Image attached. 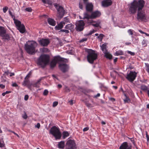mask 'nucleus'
Segmentation results:
<instances>
[{"mask_svg":"<svg viewBox=\"0 0 149 149\" xmlns=\"http://www.w3.org/2000/svg\"><path fill=\"white\" fill-rule=\"evenodd\" d=\"M49 61V57L46 54L41 55L38 61V64L41 66L42 68H44Z\"/></svg>","mask_w":149,"mask_h":149,"instance_id":"3","label":"nucleus"},{"mask_svg":"<svg viewBox=\"0 0 149 149\" xmlns=\"http://www.w3.org/2000/svg\"><path fill=\"white\" fill-rule=\"evenodd\" d=\"M128 32L130 35H132L133 34V32L131 29L129 30L128 31Z\"/></svg>","mask_w":149,"mask_h":149,"instance_id":"55","label":"nucleus"},{"mask_svg":"<svg viewBox=\"0 0 149 149\" xmlns=\"http://www.w3.org/2000/svg\"><path fill=\"white\" fill-rule=\"evenodd\" d=\"M38 42L41 46L46 47L49 44L50 41L48 39H42L39 40Z\"/></svg>","mask_w":149,"mask_h":149,"instance_id":"12","label":"nucleus"},{"mask_svg":"<svg viewBox=\"0 0 149 149\" xmlns=\"http://www.w3.org/2000/svg\"><path fill=\"white\" fill-rule=\"evenodd\" d=\"M58 104V102H53V107H55Z\"/></svg>","mask_w":149,"mask_h":149,"instance_id":"46","label":"nucleus"},{"mask_svg":"<svg viewBox=\"0 0 149 149\" xmlns=\"http://www.w3.org/2000/svg\"><path fill=\"white\" fill-rule=\"evenodd\" d=\"M6 32V30L3 26H0V36H1Z\"/></svg>","mask_w":149,"mask_h":149,"instance_id":"21","label":"nucleus"},{"mask_svg":"<svg viewBox=\"0 0 149 149\" xmlns=\"http://www.w3.org/2000/svg\"><path fill=\"white\" fill-rule=\"evenodd\" d=\"M125 102H128L129 101H130V100L127 97H126V98L124 100Z\"/></svg>","mask_w":149,"mask_h":149,"instance_id":"50","label":"nucleus"},{"mask_svg":"<svg viewBox=\"0 0 149 149\" xmlns=\"http://www.w3.org/2000/svg\"><path fill=\"white\" fill-rule=\"evenodd\" d=\"M109 100L112 101V102H114L116 100H115V99L113 98H112V97H111V98H109Z\"/></svg>","mask_w":149,"mask_h":149,"instance_id":"60","label":"nucleus"},{"mask_svg":"<svg viewBox=\"0 0 149 149\" xmlns=\"http://www.w3.org/2000/svg\"><path fill=\"white\" fill-rule=\"evenodd\" d=\"M92 25L94 26L98 27L99 26V23H96L95 24H93Z\"/></svg>","mask_w":149,"mask_h":149,"instance_id":"45","label":"nucleus"},{"mask_svg":"<svg viewBox=\"0 0 149 149\" xmlns=\"http://www.w3.org/2000/svg\"><path fill=\"white\" fill-rule=\"evenodd\" d=\"M31 72H30L27 75H26V77H25V79H26V78H28L31 75Z\"/></svg>","mask_w":149,"mask_h":149,"instance_id":"54","label":"nucleus"},{"mask_svg":"<svg viewBox=\"0 0 149 149\" xmlns=\"http://www.w3.org/2000/svg\"><path fill=\"white\" fill-rule=\"evenodd\" d=\"M59 32H64L65 34H68L69 33V31L68 30L65 29H61L59 31Z\"/></svg>","mask_w":149,"mask_h":149,"instance_id":"33","label":"nucleus"},{"mask_svg":"<svg viewBox=\"0 0 149 149\" xmlns=\"http://www.w3.org/2000/svg\"><path fill=\"white\" fill-rule=\"evenodd\" d=\"M96 31L94 30H93L92 31H91L87 35H91L92 34L95 32Z\"/></svg>","mask_w":149,"mask_h":149,"instance_id":"42","label":"nucleus"},{"mask_svg":"<svg viewBox=\"0 0 149 149\" xmlns=\"http://www.w3.org/2000/svg\"><path fill=\"white\" fill-rule=\"evenodd\" d=\"M137 73L135 71H130L126 77V79L129 81L132 82L136 79Z\"/></svg>","mask_w":149,"mask_h":149,"instance_id":"7","label":"nucleus"},{"mask_svg":"<svg viewBox=\"0 0 149 149\" xmlns=\"http://www.w3.org/2000/svg\"><path fill=\"white\" fill-rule=\"evenodd\" d=\"M41 50H40L41 51H42L43 52H46L49 51L48 49L47 48H43L42 49H41Z\"/></svg>","mask_w":149,"mask_h":149,"instance_id":"34","label":"nucleus"},{"mask_svg":"<svg viewBox=\"0 0 149 149\" xmlns=\"http://www.w3.org/2000/svg\"><path fill=\"white\" fill-rule=\"evenodd\" d=\"M63 23V22H61L59 24H58L55 27V29L56 30H61L64 25Z\"/></svg>","mask_w":149,"mask_h":149,"instance_id":"19","label":"nucleus"},{"mask_svg":"<svg viewBox=\"0 0 149 149\" xmlns=\"http://www.w3.org/2000/svg\"><path fill=\"white\" fill-rule=\"evenodd\" d=\"M85 4L86 6V10L87 11L91 12L93 11V6L91 3H87Z\"/></svg>","mask_w":149,"mask_h":149,"instance_id":"17","label":"nucleus"},{"mask_svg":"<svg viewBox=\"0 0 149 149\" xmlns=\"http://www.w3.org/2000/svg\"><path fill=\"white\" fill-rule=\"evenodd\" d=\"M54 6L57 10L58 17L60 18H62L63 17L65 12L63 7L56 3H54Z\"/></svg>","mask_w":149,"mask_h":149,"instance_id":"6","label":"nucleus"},{"mask_svg":"<svg viewBox=\"0 0 149 149\" xmlns=\"http://www.w3.org/2000/svg\"><path fill=\"white\" fill-rule=\"evenodd\" d=\"M86 104L88 107H92V105L90 103L88 102H86Z\"/></svg>","mask_w":149,"mask_h":149,"instance_id":"48","label":"nucleus"},{"mask_svg":"<svg viewBox=\"0 0 149 149\" xmlns=\"http://www.w3.org/2000/svg\"><path fill=\"white\" fill-rule=\"evenodd\" d=\"M63 61V58L60 56H56L51 62L50 64L51 68H53L56 66L57 62Z\"/></svg>","mask_w":149,"mask_h":149,"instance_id":"8","label":"nucleus"},{"mask_svg":"<svg viewBox=\"0 0 149 149\" xmlns=\"http://www.w3.org/2000/svg\"><path fill=\"white\" fill-rule=\"evenodd\" d=\"M91 19V15H89L87 13H86L84 14V17L83 19Z\"/></svg>","mask_w":149,"mask_h":149,"instance_id":"29","label":"nucleus"},{"mask_svg":"<svg viewBox=\"0 0 149 149\" xmlns=\"http://www.w3.org/2000/svg\"><path fill=\"white\" fill-rule=\"evenodd\" d=\"M146 137L147 139V141H148L149 140V136L148 134V133L147 132H146Z\"/></svg>","mask_w":149,"mask_h":149,"instance_id":"52","label":"nucleus"},{"mask_svg":"<svg viewBox=\"0 0 149 149\" xmlns=\"http://www.w3.org/2000/svg\"><path fill=\"white\" fill-rule=\"evenodd\" d=\"M38 43L35 41H28L25 44V49L29 54H33L36 52L35 49Z\"/></svg>","mask_w":149,"mask_h":149,"instance_id":"2","label":"nucleus"},{"mask_svg":"<svg viewBox=\"0 0 149 149\" xmlns=\"http://www.w3.org/2000/svg\"><path fill=\"white\" fill-rule=\"evenodd\" d=\"M139 32L141 33L142 34H147V33L145 32H144L143 31H141V30H139Z\"/></svg>","mask_w":149,"mask_h":149,"instance_id":"64","label":"nucleus"},{"mask_svg":"<svg viewBox=\"0 0 149 149\" xmlns=\"http://www.w3.org/2000/svg\"><path fill=\"white\" fill-rule=\"evenodd\" d=\"M10 72H9V71H7L5 72L4 74L7 75H8L9 74H10Z\"/></svg>","mask_w":149,"mask_h":149,"instance_id":"63","label":"nucleus"},{"mask_svg":"<svg viewBox=\"0 0 149 149\" xmlns=\"http://www.w3.org/2000/svg\"><path fill=\"white\" fill-rule=\"evenodd\" d=\"M141 90L144 91H148V87L144 85H142L141 86Z\"/></svg>","mask_w":149,"mask_h":149,"instance_id":"31","label":"nucleus"},{"mask_svg":"<svg viewBox=\"0 0 149 149\" xmlns=\"http://www.w3.org/2000/svg\"><path fill=\"white\" fill-rule=\"evenodd\" d=\"M127 52L128 54H131L132 56H134L135 55L134 53L130 51H128Z\"/></svg>","mask_w":149,"mask_h":149,"instance_id":"51","label":"nucleus"},{"mask_svg":"<svg viewBox=\"0 0 149 149\" xmlns=\"http://www.w3.org/2000/svg\"><path fill=\"white\" fill-rule=\"evenodd\" d=\"M5 87V86L4 85H3L2 84H0V88H1L3 89Z\"/></svg>","mask_w":149,"mask_h":149,"instance_id":"62","label":"nucleus"},{"mask_svg":"<svg viewBox=\"0 0 149 149\" xmlns=\"http://www.w3.org/2000/svg\"><path fill=\"white\" fill-rule=\"evenodd\" d=\"M25 10L26 11L29 12H31L32 11V9L31 7L26 8Z\"/></svg>","mask_w":149,"mask_h":149,"instance_id":"41","label":"nucleus"},{"mask_svg":"<svg viewBox=\"0 0 149 149\" xmlns=\"http://www.w3.org/2000/svg\"><path fill=\"white\" fill-rule=\"evenodd\" d=\"M48 91L47 90L45 89L44 91L43 94L44 95H47L48 94Z\"/></svg>","mask_w":149,"mask_h":149,"instance_id":"38","label":"nucleus"},{"mask_svg":"<svg viewBox=\"0 0 149 149\" xmlns=\"http://www.w3.org/2000/svg\"><path fill=\"white\" fill-rule=\"evenodd\" d=\"M129 139L131 141V142L132 143L134 144H135V142H134V140L132 138H129Z\"/></svg>","mask_w":149,"mask_h":149,"instance_id":"58","label":"nucleus"},{"mask_svg":"<svg viewBox=\"0 0 149 149\" xmlns=\"http://www.w3.org/2000/svg\"><path fill=\"white\" fill-rule=\"evenodd\" d=\"M58 148H59L63 149L64 148L65 144L63 141H61L58 144Z\"/></svg>","mask_w":149,"mask_h":149,"instance_id":"25","label":"nucleus"},{"mask_svg":"<svg viewBox=\"0 0 149 149\" xmlns=\"http://www.w3.org/2000/svg\"><path fill=\"white\" fill-rule=\"evenodd\" d=\"M9 14L10 15V16H11L12 17L13 19V18H15V15L13 14L11 11H9Z\"/></svg>","mask_w":149,"mask_h":149,"instance_id":"44","label":"nucleus"},{"mask_svg":"<svg viewBox=\"0 0 149 149\" xmlns=\"http://www.w3.org/2000/svg\"><path fill=\"white\" fill-rule=\"evenodd\" d=\"M41 79H39L36 82V83L33 84V86L36 87V88H38L40 86V82L41 81Z\"/></svg>","mask_w":149,"mask_h":149,"instance_id":"28","label":"nucleus"},{"mask_svg":"<svg viewBox=\"0 0 149 149\" xmlns=\"http://www.w3.org/2000/svg\"><path fill=\"white\" fill-rule=\"evenodd\" d=\"M12 86L13 87H18V85L15 83H13L12 84Z\"/></svg>","mask_w":149,"mask_h":149,"instance_id":"57","label":"nucleus"},{"mask_svg":"<svg viewBox=\"0 0 149 149\" xmlns=\"http://www.w3.org/2000/svg\"><path fill=\"white\" fill-rule=\"evenodd\" d=\"M59 67L61 70L63 72H67L69 69V66L64 63H60L59 64Z\"/></svg>","mask_w":149,"mask_h":149,"instance_id":"11","label":"nucleus"},{"mask_svg":"<svg viewBox=\"0 0 149 149\" xmlns=\"http://www.w3.org/2000/svg\"><path fill=\"white\" fill-rule=\"evenodd\" d=\"M2 40H14V38L11 35L6 33L1 36Z\"/></svg>","mask_w":149,"mask_h":149,"instance_id":"14","label":"nucleus"},{"mask_svg":"<svg viewBox=\"0 0 149 149\" xmlns=\"http://www.w3.org/2000/svg\"><path fill=\"white\" fill-rule=\"evenodd\" d=\"M104 36V35L102 34H100L97 37V38L99 39L101 41H102L103 38Z\"/></svg>","mask_w":149,"mask_h":149,"instance_id":"32","label":"nucleus"},{"mask_svg":"<svg viewBox=\"0 0 149 149\" xmlns=\"http://www.w3.org/2000/svg\"><path fill=\"white\" fill-rule=\"evenodd\" d=\"M74 28V25L72 24H68L65 26V28L68 30H71L73 29Z\"/></svg>","mask_w":149,"mask_h":149,"instance_id":"24","label":"nucleus"},{"mask_svg":"<svg viewBox=\"0 0 149 149\" xmlns=\"http://www.w3.org/2000/svg\"><path fill=\"white\" fill-rule=\"evenodd\" d=\"M114 73H117V72L116 71H115V70L113 71V73H111V77H112L114 78H115V77L113 76Z\"/></svg>","mask_w":149,"mask_h":149,"instance_id":"43","label":"nucleus"},{"mask_svg":"<svg viewBox=\"0 0 149 149\" xmlns=\"http://www.w3.org/2000/svg\"><path fill=\"white\" fill-rule=\"evenodd\" d=\"M28 98H29V96L28 95H25V96H24V100H26V101L27 100H28Z\"/></svg>","mask_w":149,"mask_h":149,"instance_id":"56","label":"nucleus"},{"mask_svg":"<svg viewBox=\"0 0 149 149\" xmlns=\"http://www.w3.org/2000/svg\"><path fill=\"white\" fill-rule=\"evenodd\" d=\"M101 15V13L98 11H96L92 13L91 19H94L100 17Z\"/></svg>","mask_w":149,"mask_h":149,"instance_id":"16","label":"nucleus"},{"mask_svg":"<svg viewBox=\"0 0 149 149\" xmlns=\"http://www.w3.org/2000/svg\"><path fill=\"white\" fill-rule=\"evenodd\" d=\"M28 82V80H24L22 84V85L24 86H26L27 85Z\"/></svg>","mask_w":149,"mask_h":149,"instance_id":"36","label":"nucleus"},{"mask_svg":"<svg viewBox=\"0 0 149 149\" xmlns=\"http://www.w3.org/2000/svg\"><path fill=\"white\" fill-rule=\"evenodd\" d=\"M13 20L17 28L22 24L21 22L15 19V18H13Z\"/></svg>","mask_w":149,"mask_h":149,"instance_id":"23","label":"nucleus"},{"mask_svg":"<svg viewBox=\"0 0 149 149\" xmlns=\"http://www.w3.org/2000/svg\"><path fill=\"white\" fill-rule=\"evenodd\" d=\"M22 117L24 119H26L27 118V116L26 112H24V114L22 116Z\"/></svg>","mask_w":149,"mask_h":149,"instance_id":"49","label":"nucleus"},{"mask_svg":"<svg viewBox=\"0 0 149 149\" xmlns=\"http://www.w3.org/2000/svg\"><path fill=\"white\" fill-rule=\"evenodd\" d=\"M112 4L111 0H103L101 2V5L103 7H107L111 6Z\"/></svg>","mask_w":149,"mask_h":149,"instance_id":"13","label":"nucleus"},{"mask_svg":"<svg viewBox=\"0 0 149 149\" xmlns=\"http://www.w3.org/2000/svg\"><path fill=\"white\" fill-rule=\"evenodd\" d=\"M87 52L88 53L87 56V60L90 63L93 64L94 61L97 58V54L95 53V51L92 49H89Z\"/></svg>","mask_w":149,"mask_h":149,"instance_id":"4","label":"nucleus"},{"mask_svg":"<svg viewBox=\"0 0 149 149\" xmlns=\"http://www.w3.org/2000/svg\"><path fill=\"white\" fill-rule=\"evenodd\" d=\"M145 4L143 0H134L130 3L129 11L131 13L135 14L137 10L136 18L138 21H142L146 19L145 12L142 10Z\"/></svg>","mask_w":149,"mask_h":149,"instance_id":"1","label":"nucleus"},{"mask_svg":"<svg viewBox=\"0 0 149 149\" xmlns=\"http://www.w3.org/2000/svg\"><path fill=\"white\" fill-rule=\"evenodd\" d=\"M61 22H63V24L65 25V24H67L68 22H70L69 19L68 17H66L64 18L63 21Z\"/></svg>","mask_w":149,"mask_h":149,"instance_id":"27","label":"nucleus"},{"mask_svg":"<svg viewBox=\"0 0 149 149\" xmlns=\"http://www.w3.org/2000/svg\"><path fill=\"white\" fill-rule=\"evenodd\" d=\"M49 132L55 137L56 139H59L61 136L59 129L56 126H54L51 128Z\"/></svg>","mask_w":149,"mask_h":149,"instance_id":"5","label":"nucleus"},{"mask_svg":"<svg viewBox=\"0 0 149 149\" xmlns=\"http://www.w3.org/2000/svg\"><path fill=\"white\" fill-rule=\"evenodd\" d=\"M142 45L144 47L146 46H147V44L146 41L144 40H143L142 41Z\"/></svg>","mask_w":149,"mask_h":149,"instance_id":"40","label":"nucleus"},{"mask_svg":"<svg viewBox=\"0 0 149 149\" xmlns=\"http://www.w3.org/2000/svg\"><path fill=\"white\" fill-rule=\"evenodd\" d=\"M132 146H130L127 142L123 143L119 147V149H131Z\"/></svg>","mask_w":149,"mask_h":149,"instance_id":"15","label":"nucleus"},{"mask_svg":"<svg viewBox=\"0 0 149 149\" xmlns=\"http://www.w3.org/2000/svg\"><path fill=\"white\" fill-rule=\"evenodd\" d=\"M79 6L80 8L81 9H82L83 8V6L82 5V3H79Z\"/></svg>","mask_w":149,"mask_h":149,"instance_id":"53","label":"nucleus"},{"mask_svg":"<svg viewBox=\"0 0 149 149\" xmlns=\"http://www.w3.org/2000/svg\"><path fill=\"white\" fill-rule=\"evenodd\" d=\"M63 136L65 137H67L69 135V133L67 131H65L63 132Z\"/></svg>","mask_w":149,"mask_h":149,"instance_id":"35","label":"nucleus"},{"mask_svg":"<svg viewBox=\"0 0 149 149\" xmlns=\"http://www.w3.org/2000/svg\"><path fill=\"white\" fill-rule=\"evenodd\" d=\"M40 126V124L39 123H38L37 125L35 126L36 127L38 128V129L39 128Z\"/></svg>","mask_w":149,"mask_h":149,"instance_id":"61","label":"nucleus"},{"mask_svg":"<svg viewBox=\"0 0 149 149\" xmlns=\"http://www.w3.org/2000/svg\"><path fill=\"white\" fill-rule=\"evenodd\" d=\"M107 43H104L102 45H100L101 49L104 53L108 52L107 49Z\"/></svg>","mask_w":149,"mask_h":149,"instance_id":"18","label":"nucleus"},{"mask_svg":"<svg viewBox=\"0 0 149 149\" xmlns=\"http://www.w3.org/2000/svg\"><path fill=\"white\" fill-rule=\"evenodd\" d=\"M123 54V52L122 50L116 51L115 53V55L118 56L122 55Z\"/></svg>","mask_w":149,"mask_h":149,"instance_id":"30","label":"nucleus"},{"mask_svg":"<svg viewBox=\"0 0 149 149\" xmlns=\"http://www.w3.org/2000/svg\"><path fill=\"white\" fill-rule=\"evenodd\" d=\"M146 66V70L148 73H149V64L148 63H145Z\"/></svg>","mask_w":149,"mask_h":149,"instance_id":"37","label":"nucleus"},{"mask_svg":"<svg viewBox=\"0 0 149 149\" xmlns=\"http://www.w3.org/2000/svg\"><path fill=\"white\" fill-rule=\"evenodd\" d=\"M75 143L72 140L70 139L66 143V149H76Z\"/></svg>","mask_w":149,"mask_h":149,"instance_id":"9","label":"nucleus"},{"mask_svg":"<svg viewBox=\"0 0 149 149\" xmlns=\"http://www.w3.org/2000/svg\"><path fill=\"white\" fill-rule=\"evenodd\" d=\"M8 7H7V6H6L5 7H4L3 8V12L4 13H5L7 11V10H8Z\"/></svg>","mask_w":149,"mask_h":149,"instance_id":"39","label":"nucleus"},{"mask_svg":"<svg viewBox=\"0 0 149 149\" xmlns=\"http://www.w3.org/2000/svg\"><path fill=\"white\" fill-rule=\"evenodd\" d=\"M87 38H83L81 40H80L79 41V42H82L84 41H87Z\"/></svg>","mask_w":149,"mask_h":149,"instance_id":"47","label":"nucleus"},{"mask_svg":"<svg viewBox=\"0 0 149 149\" xmlns=\"http://www.w3.org/2000/svg\"><path fill=\"white\" fill-rule=\"evenodd\" d=\"M104 56L107 58L109 59H111L112 58V56L109 54V52H107L105 53H104Z\"/></svg>","mask_w":149,"mask_h":149,"instance_id":"26","label":"nucleus"},{"mask_svg":"<svg viewBox=\"0 0 149 149\" xmlns=\"http://www.w3.org/2000/svg\"><path fill=\"white\" fill-rule=\"evenodd\" d=\"M47 21L48 23L52 26H54L56 25V22L53 19L49 18L48 19Z\"/></svg>","mask_w":149,"mask_h":149,"instance_id":"22","label":"nucleus"},{"mask_svg":"<svg viewBox=\"0 0 149 149\" xmlns=\"http://www.w3.org/2000/svg\"><path fill=\"white\" fill-rule=\"evenodd\" d=\"M85 24L82 20H80L76 23V29L77 31H82L84 28Z\"/></svg>","mask_w":149,"mask_h":149,"instance_id":"10","label":"nucleus"},{"mask_svg":"<svg viewBox=\"0 0 149 149\" xmlns=\"http://www.w3.org/2000/svg\"><path fill=\"white\" fill-rule=\"evenodd\" d=\"M17 29L22 33H24L25 31V29L24 25L22 24L17 28Z\"/></svg>","mask_w":149,"mask_h":149,"instance_id":"20","label":"nucleus"},{"mask_svg":"<svg viewBox=\"0 0 149 149\" xmlns=\"http://www.w3.org/2000/svg\"><path fill=\"white\" fill-rule=\"evenodd\" d=\"M89 130V128L88 127H85L83 129V131L84 132H85L86 131H87Z\"/></svg>","mask_w":149,"mask_h":149,"instance_id":"59","label":"nucleus"}]
</instances>
